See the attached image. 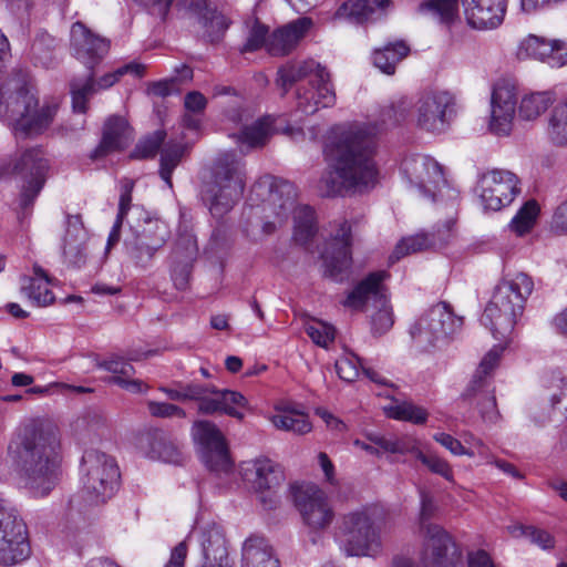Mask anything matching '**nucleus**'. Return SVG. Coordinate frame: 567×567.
Segmentation results:
<instances>
[{
	"mask_svg": "<svg viewBox=\"0 0 567 567\" xmlns=\"http://www.w3.org/2000/svg\"><path fill=\"white\" fill-rule=\"evenodd\" d=\"M410 109L409 101L402 99L381 111L382 127L363 123L332 128L323 145L327 167L318 182L319 194L322 197H337L371 192L379 182L374 159L377 135L382 128L404 122Z\"/></svg>",
	"mask_w": 567,
	"mask_h": 567,
	"instance_id": "nucleus-1",
	"label": "nucleus"
},
{
	"mask_svg": "<svg viewBox=\"0 0 567 567\" xmlns=\"http://www.w3.org/2000/svg\"><path fill=\"white\" fill-rule=\"evenodd\" d=\"M24 487L33 497L48 496L61 478L60 441L55 432L31 420L21 425L9 445Z\"/></svg>",
	"mask_w": 567,
	"mask_h": 567,
	"instance_id": "nucleus-2",
	"label": "nucleus"
},
{
	"mask_svg": "<svg viewBox=\"0 0 567 567\" xmlns=\"http://www.w3.org/2000/svg\"><path fill=\"white\" fill-rule=\"evenodd\" d=\"M59 101H45L39 107L38 91L30 72L18 69L0 84V117L17 136L42 134L52 124Z\"/></svg>",
	"mask_w": 567,
	"mask_h": 567,
	"instance_id": "nucleus-3",
	"label": "nucleus"
},
{
	"mask_svg": "<svg viewBox=\"0 0 567 567\" xmlns=\"http://www.w3.org/2000/svg\"><path fill=\"white\" fill-rule=\"evenodd\" d=\"M534 289L532 278L524 272L503 279L495 288L481 321L495 339L506 338L523 315L525 302Z\"/></svg>",
	"mask_w": 567,
	"mask_h": 567,
	"instance_id": "nucleus-4",
	"label": "nucleus"
},
{
	"mask_svg": "<svg viewBox=\"0 0 567 567\" xmlns=\"http://www.w3.org/2000/svg\"><path fill=\"white\" fill-rule=\"evenodd\" d=\"M245 185L244 163L231 153L221 154L213 163L209 178L203 184L202 200L213 217L221 218L239 202Z\"/></svg>",
	"mask_w": 567,
	"mask_h": 567,
	"instance_id": "nucleus-5",
	"label": "nucleus"
},
{
	"mask_svg": "<svg viewBox=\"0 0 567 567\" xmlns=\"http://www.w3.org/2000/svg\"><path fill=\"white\" fill-rule=\"evenodd\" d=\"M420 497L419 527L423 537L420 554L421 567H463L461 553L451 536L443 527L431 523L436 512L433 497L423 489L420 492Z\"/></svg>",
	"mask_w": 567,
	"mask_h": 567,
	"instance_id": "nucleus-6",
	"label": "nucleus"
},
{
	"mask_svg": "<svg viewBox=\"0 0 567 567\" xmlns=\"http://www.w3.org/2000/svg\"><path fill=\"white\" fill-rule=\"evenodd\" d=\"M467 23L475 29H495L502 24L507 0H461ZM421 9L431 11L443 22H452L458 11L457 0H427Z\"/></svg>",
	"mask_w": 567,
	"mask_h": 567,
	"instance_id": "nucleus-7",
	"label": "nucleus"
},
{
	"mask_svg": "<svg viewBox=\"0 0 567 567\" xmlns=\"http://www.w3.org/2000/svg\"><path fill=\"white\" fill-rule=\"evenodd\" d=\"M377 509L362 508L342 517V550L347 556H373L381 549V535L375 526Z\"/></svg>",
	"mask_w": 567,
	"mask_h": 567,
	"instance_id": "nucleus-8",
	"label": "nucleus"
},
{
	"mask_svg": "<svg viewBox=\"0 0 567 567\" xmlns=\"http://www.w3.org/2000/svg\"><path fill=\"white\" fill-rule=\"evenodd\" d=\"M82 493L89 504H102L115 493L120 471L113 457L91 450L82 456Z\"/></svg>",
	"mask_w": 567,
	"mask_h": 567,
	"instance_id": "nucleus-9",
	"label": "nucleus"
},
{
	"mask_svg": "<svg viewBox=\"0 0 567 567\" xmlns=\"http://www.w3.org/2000/svg\"><path fill=\"white\" fill-rule=\"evenodd\" d=\"M31 555L28 527L19 509L0 499V565L13 566Z\"/></svg>",
	"mask_w": 567,
	"mask_h": 567,
	"instance_id": "nucleus-10",
	"label": "nucleus"
},
{
	"mask_svg": "<svg viewBox=\"0 0 567 567\" xmlns=\"http://www.w3.org/2000/svg\"><path fill=\"white\" fill-rule=\"evenodd\" d=\"M402 173L423 196L430 197L433 202H436L437 197L446 196L451 200V206L455 207L457 192L449 187L442 166L434 158L426 155L408 157L402 163Z\"/></svg>",
	"mask_w": 567,
	"mask_h": 567,
	"instance_id": "nucleus-11",
	"label": "nucleus"
},
{
	"mask_svg": "<svg viewBox=\"0 0 567 567\" xmlns=\"http://www.w3.org/2000/svg\"><path fill=\"white\" fill-rule=\"evenodd\" d=\"M463 318L456 317L446 302L431 307L411 328L414 341L424 347H434L461 330Z\"/></svg>",
	"mask_w": 567,
	"mask_h": 567,
	"instance_id": "nucleus-12",
	"label": "nucleus"
},
{
	"mask_svg": "<svg viewBox=\"0 0 567 567\" xmlns=\"http://www.w3.org/2000/svg\"><path fill=\"white\" fill-rule=\"evenodd\" d=\"M48 168V159L41 147L28 148L16 159L13 172L25 179L19 198L21 210L25 212L33 206L44 186Z\"/></svg>",
	"mask_w": 567,
	"mask_h": 567,
	"instance_id": "nucleus-13",
	"label": "nucleus"
},
{
	"mask_svg": "<svg viewBox=\"0 0 567 567\" xmlns=\"http://www.w3.org/2000/svg\"><path fill=\"white\" fill-rule=\"evenodd\" d=\"M292 493L296 507L311 532H320L330 526L334 512L321 488L316 485H295Z\"/></svg>",
	"mask_w": 567,
	"mask_h": 567,
	"instance_id": "nucleus-14",
	"label": "nucleus"
},
{
	"mask_svg": "<svg viewBox=\"0 0 567 567\" xmlns=\"http://www.w3.org/2000/svg\"><path fill=\"white\" fill-rule=\"evenodd\" d=\"M476 190L484 209L497 212L509 205L519 193L517 176L505 169L482 174Z\"/></svg>",
	"mask_w": 567,
	"mask_h": 567,
	"instance_id": "nucleus-15",
	"label": "nucleus"
},
{
	"mask_svg": "<svg viewBox=\"0 0 567 567\" xmlns=\"http://www.w3.org/2000/svg\"><path fill=\"white\" fill-rule=\"evenodd\" d=\"M193 436L202 446V460L209 471L227 474L233 470L225 440L214 423L196 421L193 425Z\"/></svg>",
	"mask_w": 567,
	"mask_h": 567,
	"instance_id": "nucleus-16",
	"label": "nucleus"
},
{
	"mask_svg": "<svg viewBox=\"0 0 567 567\" xmlns=\"http://www.w3.org/2000/svg\"><path fill=\"white\" fill-rule=\"evenodd\" d=\"M453 105L454 99L449 92L423 93L414 104L416 125L427 132H443L447 126Z\"/></svg>",
	"mask_w": 567,
	"mask_h": 567,
	"instance_id": "nucleus-17",
	"label": "nucleus"
},
{
	"mask_svg": "<svg viewBox=\"0 0 567 567\" xmlns=\"http://www.w3.org/2000/svg\"><path fill=\"white\" fill-rule=\"evenodd\" d=\"M352 235L348 220L339 224L332 240L322 252L324 275L336 281H342L348 276L352 265Z\"/></svg>",
	"mask_w": 567,
	"mask_h": 567,
	"instance_id": "nucleus-18",
	"label": "nucleus"
},
{
	"mask_svg": "<svg viewBox=\"0 0 567 567\" xmlns=\"http://www.w3.org/2000/svg\"><path fill=\"white\" fill-rule=\"evenodd\" d=\"M389 277L385 270L370 272L349 292L343 306L355 311H367L370 306L384 305L389 298L384 281Z\"/></svg>",
	"mask_w": 567,
	"mask_h": 567,
	"instance_id": "nucleus-19",
	"label": "nucleus"
},
{
	"mask_svg": "<svg viewBox=\"0 0 567 567\" xmlns=\"http://www.w3.org/2000/svg\"><path fill=\"white\" fill-rule=\"evenodd\" d=\"M334 103L336 92L330 82V74L322 66L317 69L307 87L298 89L297 109L306 115L316 113L319 107H330Z\"/></svg>",
	"mask_w": 567,
	"mask_h": 567,
	"instance_id": "nucleus-20",
	"label": "nucleus"
},
{
	"mask_svg": "<svg viewBox=\"0 0 567 567\" xmlns=\"http://www.w3.org/2000/svg\"><path fill=\"white\" fill-rule=\"evenodd\" d=\"M515 87L508 83H497L492 94L489 128L494 134L508 135L515 115Z\"/></svg>",
	"mask_w": 567,
	"mask_h": 567,
	"instance_id": "nucleus-21",
	"label": "nucleus"
},
{
	"mask_svg": "<svg viewBox=\"0 0 567 567\" xmlns=\"http://www.w3.org/2000/svg\"><path fill=\"white\" fill-rule=\"evenodd\" d=\"M392 0H346L334 12V18L353 24L375 22L388 14Z\"/></svg>",
	"mask_w": 567,
	"mask_h": 567,
	"instance_id": "nucleus-22",
	"label": "nucleus"
},
{
	"mask_svg": "<svg viewBox=\"0 0 567 567\" xmlns=\"http://www.w3.org/2000/svg\"><path fill=\"white\" fill-rule=\"evenodd\" d=\"M71 47L78 60L92 66L109 52L110 43L78 21L71 28Z\"/></svg>",
	"mask_w": 567,
	"mask_h": 567,
	"instance_id": "nucleus-23",
	"label": "nucleus"
},
{
	"mask_svg": "<svg viewBox=\"0 0 567 567\" xmlns=\"http://www.w3.org/2000/svg\"><path fill=\"white\" fill-rule=\"evenodd\" d=\"M202 561L199 567H231L228 543L223 528L207 525L200 534Z\"/></svg>",
	"mask_w": 567,
	"mask_h": 567,
	"instance_id": "nucleus-24",
	"label": "nucleus"
},
{
	"mask_svg": "<svg viewBox=\"0 0 567 567\" xmlns=\"http://www.w3.org/2000/svg\"><path fill=\"white\" fill-rule=\"evenodd\" d=\"M241 474L257 491L272 489L279 486L284 480L279 464L268 457L245 462L241 466Z\"/></svg>",
	"mask_w": 567,
	"mask_h": 567,
	"instance_id": "nucleus-25",
	"label": "nucleus"
},
{
	"mask_svg": "<svg viewBox=\"0 0 567 567\" xmlns=\"http://www.w3.org/2000/svg\"><path fill=\"white\" fill-rule=\"evenodd\" d=\"M132 138V130L122 116L113 115L104 124L100 144L92 152L91 158H102L113 152L125 148Z\"/></svg>",
	"mask_w": 567,
	"mask_h": 567,
	"instance_id": "nucleus-26",
	"label": "nucleus"
},
{
	"mask_svg": "<svg viewBox=\"0 0 567 567\" xmlns=\"http://www.w3.org/2000/svg\"><path fill=\"white\" fill-rule=\"evenodd\" d=\"M452 225L453 221L449 220L445 225V230L443 233H441V230H437V233L432 234L420 233L414 236L403 238L398 243L393 252L391 254L389 258L390 262L393 264L410 254H415L430 248H440L444 246L450 237Z\"/></svg>",
	"mask_w": 567,
	"mask_h": 567,
	"instance_id": "nucleus-27",
	"label": "nucleus"
},
{
	"mask_svg": "<svg viewBox=\"0 0 567 567\" xmlns=\"http://www.w3.org/2000/svg\"><path fill=\"white\" fill-rule=\"evenodd\" d=\"M140 443L143 449H146V455L152 460L172 464L183 462L179 445L162 430L148 432L141 439Z\"/></svg>",
	"mask_w": 567,
	"mask_h": 567,
	"instance_id": "nucleus-28",
	"label": "nucleus"
},
{
	"mask_svg": "<svg viewBox=\"0 0 567 567\" xmlns=\"http://www.w3.org/2000/svg\"><path fill=\"white\" fill-rule=\"evenodd\" d=\"M140 358L137 355H131L128 360L120 355H111L109 359L97 363V367L112 373L111 381L122 389L132 393H142L146 391L147 386L137 379H132L135 373L134 367L131 361H136Z\"/></svg>",
	"mask_w": 567,
	"mask_h": 567,
	"instance_id": "nucleus-29",
	"label": "nucleus"
},
{
	"mask_svg": "<svg viewBox=\"0 0 567 567\" xmlns=\"http://www.w3.org/2000/svg\"><path fill=\"white\" fill-rule=\"evenodd\" d=\"M309 27L310 21L303 18L277 29L267 40L268 53L271 55L288 54L306 34Z\"/></svg>",
	"mask_w": 567,
	"mask_h": 567,
	"instance_id": "nucleus-30",
	"label": "nucleus"
},
{
	"mask_svg": "<svg viewBox=\"0 0 567 567\" xmlns=\"http://www.w3.org/2000/svg\"><path fill=\"white\" fill-rule=\"evenodd\" d=\"M241 567H280V563L264 537L252 536L244 543Z\"/></svg>",
	"mask_w": 567,
	"mask_h": 567,
	"instance_id": "nucleus-31",
	"label": "nucleus"
},
{
	"mask_svg": "<svg viewBox=\"0 0 567 567\" xmlns=\"http://www.w3.org/2000/svg\"><path fill=\"white\" fill-rule=\"evenodd\" d=\"M33 277L21 278V291L35 305L48 306L54 300L53 292L48 288L49 285H53L54 279L38 265L33 266Z\"/></svg>",
	"mask_w": 567,
	"mask_h": 567,
	"instance_id": "nucleus-32",
	"label": "nucleus"
},
{
	"mask_svg": "<svg viewBox=\"0 0 567 567\" xmlns=\"http://www.w3.org/2000/svg\"><path fill=\"white\" fill-rule=\"evenodd\" d=\"M190 10L199 16L205 34L212 43L219 41L230 24L229 19L216 9L209 8L206 0L193 1Z\"/></svg>",
	"mask_w": 567,
	"mask_h": 567,
	"instance_id": "nucleus-33",
	"label": "nucleus"
},
{
	"mask_svg": "<svg viewBox=\"0 0 567 567\" xmlns=\"http://www.w3.org/2000/svg\"><path fill=\"white\" fill-rule=\"evenodd\" d=\"M269 420L277 430L291 432L297 435L307 434L312 430L308 416L288 405L277 406L276 413Z\"/></svg>",
	"mask_w": 567,
	"mask_h": 567,
	"instance_id": "nucleus-34",
	"label": "nucleus"
},
{
	"mask_svg": "<svg viewBox=\"0 0 567 567\" xmlns=\"http://www.w3.org/2000/svg\"><path fill=\"white\" fill-rule=\"evenodd\" d=\"M410 45L404 40H395L375 49L372 54L373 64L385 74H393L396 65L410 53Z\"/></svg>",
	"mask_w": 567,
	"mask_h": 567,
	"instance_id": "nucleus-35",
	"label": "nucleus"
},
{
	"mask_svg": "<svg viewBox=\"0 0 567 567\" xmlns=\"http://www.w3.org/2000/svg\"><path fill=\"white\" fill-rule=\"evenodd\" d=\"M504 347L501 344L494 346L482 359L472 381L463 392V398L468 399L476 395V390L482 391L483 388L488 385L487 377L497 367Z\"/></svg>",
	"mask_w": 567,
	"mask_h": 567,
	"instance_id": "nucleus-36",
	"label": "nucleus"
},
{
	"mask_svg": "<svg viewBox=\"0 0 567 567\" xmlns=\"http://www.w3.org/2000/svg\"><path fill=\"white\" fill-rule=\"evenodd\" d=\"M296 196V187L288 181L274 179L270 184L269 202L275 208L278 207L275 214L280 221L287 219L295 205Z\"/></svg>",
	"mask_w": 567,
	"mask_h": 567,
	"instance_id": "nucleus-37",
	"label": "nucleus"
},
{
	"mask_svg": "<svg viewBox=\"0 0 567 567\" xmlns=\"http://www.w3.org/2000/svg\"><path fill=\"white\" fill-rule=\"evenodd\" d=\"M272 123L270 116H264L251 125H244L241 132L237 135V142L240 146L248 150L262 147L272 132Z\"/></svg>",
	"mask_w": 567,
	"mask_h": 567,
	"instance_id": "nucleus-38",
	"label": "nucleus"
},
{
	"mask_svg": "<svg viewBox=\"0 0 567 567\" xmlns=\"http://www.w3.org/2000/svg\"><path fill=\"white\" fill-rule=\"evenodd\" d=\"M320 68L321 65L312 60L284 65L278 70L277 84L286 93L296 82L303 79L312 80Z\"/></svg>",
	"mask_w": 567,
	"mask_h": 567,
	"instance_id": "nucleus-39",
	"label": "nucleus"
},
{
	"mask_svg": "<svg viewBox=\"0 0 567 567\" xmlns=\"http://www.w3.org/2000/svg\"><path fill=\"white\" fill-rule=\"evenodd\" d=\"M556 101L551 91L533 92L526 94L520 100L518 115L526 121H534L545 113Z\"/></svg>",
	"mask_w": 567,
	"mask_h": 567,
	"instance_id": "nucleus-40",
	"label": "nucleus"
},
{
	"mask_svg": "<svg viewBox=\"0 0 567 567\" xmlns=\"http://www.w3.org/2000/svg\"><path fill=\"white\" fill-rule=\"evenodd\" d=\"M93 72L84 76H75L70 81V93L74 112L85 113L91 96L97 93Z\"/></svg>",
	"mask_w": 567,
	"mask_h": 567,
	"instance_id": "nucleus-41",
	"label": "nucleus"
},
{
	"mask_svg": "<svg viewBox=\"0 0 567 567\" xmlns=\"http://www.w3.org/2000/svg\"><path fill=\"white\" fill-rule=\"evenodd\" d=\"M317 219L315 210L309 206H299L293 209V239L300 245L308 244L317 234Z\"/></svg>",
	"mask_w": 567,
	"mask_h": 567,
	"instance_id": "nucleus-42",
	"label": "nucleus"
},
{
	"mask_svg": "<svg viewBox=\"0 0 567 567\" xmlns=\"http://www.w3.org/2000/svg\"><path fill=\"white\" fill-rule=\"evenodd\" d=\"M546 134L554 145L567 146V96L553 107Z\"/></svg>",
	"mask_w": 567,
	"mask_h": 567,
	"instance_id": "nucleus-43",
	"label": "nucleus"
},
{
	"mask_svg": "<svg viewBox=\"0 0 567 567\" xmlns=\"http://www.w3.org/2000/svg\"><path fill=\"white\" fill-rule=\"evenodd\" d=\"M132 235L163 248L169 237L167 225L161 219L146 218L143 224L132 226Z\"/></svg>",
	"mask_w": 567,
	"mask_h": 567,
	"instance_id": "nucleus-44",
	"label": "nucleus"
},
{
	"mask_svg": "<svg viewBox=\"0 0 567 567\" xmlns=\"http://www.w3.org/2000/svg\"><path fill=\"white\" fill-rule=\"evenodd\" d=\"M125 252L130 260L138 267L146 268L155 257L156 252L161 249L157 246L141 240L132 235L125 239Z\"/></svg>",
	"mask_w": 567,
	"mask_h": 567,
	"instance_id": "nucleus-45",
	"label": "nucleus"
},
{
	"mask_svg": "<svg viewBox=\"0 0 567 567\" xmlns=\"http://www.w3.org/2000/svg\"><path fill=\"white\" fill-rule=\"evenodd\" d=\"M462 400L468 402L470 404L475 403L480 411L481 417L485 423L494 424L501 419L494 390H491L489 385L483 388L482 391L476 390L475 396H471L468 399H464L462 396Z\"/></svg>",
	"mask_w": 567,
	"mask_h": 567,
	"instance_id": "nucleus-46",
	"label": "nucleus"
},
{
	"mask_svg": "<svg viewBox=\"0 0 567 567\" xmlns=\"http://www.w3.org/2000/svg\"><path fill=\"white\" fill-rule=\"evenodd\" d=\"M184 151L181 143H167L161 151L159 175L169 188L173 187L172 174L181 163Z\"/></svg>",
	"mask_w": 567,
	"mask_h": 567,
	"instance_id": "nucleus-47",
	"label": "nucleus"
},
{
	"mask_svg": "<svg viewBox=\"0 0 567 567\" xmlns=\"http://www.w3.org/2000/svg\"><path fill=\"white\" fill-rule=\"evenodd\" d=\"M550 39L529 34L520 41L516 56L518 60L535 59L545 62L547 52H551L549 48Z\"/></svg>",
	"mask_w": 567,
	"mask_h": 567,
	"instance_id": "nucleus-48",
	"label": "nucleus"
},
{
	"mask_svg": "<svg viewBox=\"0 0 567 567\" xmlns=\"http://www.w3.org/2000/svg\"><path fill=\"white\" fill-rule=\"evenodd\" d=\"M385 414L394 420L408 421L414 424H423L427 420V412L411 402L390 404L384 408Z\"/></svg>",
	"mask_w": 567,
	"mask_h": 567,
	"instance_id": "nucleus-49",
	"label": "nucleus"
},
{
	"mask_svg": "<svg viewBox=\"0 0 567 567\" xmlns=\"http://www.w3.org/2000/svg\"><path fill=\"white\" fill-rule=\"evenodd\" d=\"M538 210L539 208L535 200L527 202L512 219L511 229L519 236L528 233L536 221Z\"/></svg>",
	"mask_w": 567,
	"mask_h": 567,
	"instance_id": "nucleus-50",
	"label": "nucleus"
},
{
	"mask_svg": "<svg viewBox=\"0 0 567 567\" xmlns=\"http://www.w3.org/2000/svg\"><path fill=\"white\" fill-rule=\"evenodd\" d=\"M197 252L198 247L195 236L188 230L179 233L174 247V256L178 262L189 264L196 258Z\"/></svg>",
	"mask_w": 567,
	"mask_h": 567,
	"instance_id": "nucleus-51",
	"label": "nucleus"
},
{
	"mask_svg": "<svg viewBox=\"0 0 567 567\" xmlns=\"http://www.w3.org/2000/svg\"><path fill=\"white\" fill-rule=\"evenodd\" d=\"M514 536H524L530 540V543L539 546L542 549H551L555 546L554 537L544 529L535 526H514L511 529Z\"/></svg>",
	"mask_w": 567,
	"mask_h": 567,
	"instance_id": "nucleus-52",
	"label": "nucleus"
},
{
	"mask_svg": "<svg viewBox=\"0 0 567 567\" xmlns=\"http://www.w3.org/2000/svg\"><path fill=\"white\" fill-rule=\"evenodd\" d=\"M219 399L221 413L238 420L244 417L240 409H245L247 406V400L241 393L230 390H219Z\"/></svg>",
	"mask_w": 567,
	"mask_h": 567,
	"instance_id": "nucleus-53",
	"label": "nucleus"
},
{
	"mask_svg": "<svg viewBox=\"0 0 567 567\" xmlns=\"http://www.w3.org/2000/svg\"><path fill=\"white\" fill-rule=\"evenodd\" d=\"M145 68L138 63H127L117 68L115 71L110 72L95 80L97 90H106L113 86L125 74H133L136 78H141L144 74Z\"/></svg>",
	"mask_w": 567,
	"mask_h": 567,
	"instance_id": "nucleus-54",
	"label": "nucleus"
},
{
	"mask_svg": "<svg viewBox=\"0 0 567 567\" xmlns=\"http://www.w3.org/2000/svg\"><path fill=\"white\" fill-rule=\"evenodd\" d=\"M377 311L371 316V330L374 336H382L386 333L394 323L392 307L390 306L389 298L384 305L374 307Z\"/></svg>",
	"mask_w": 567,
	"mask_h": 567,
	"instance_id": "nucleus-55",
	"label": "nucleus"
},
{
	"mask_svg": "<svg viewBox=\"0 0 567 567\" xmlns=\"http://www.w3.org/2000/svg\"><path fill=\"white\" fill-rule=\"evenodd\" d=\"M166 133L164 131H156L152 135L140 141L133 153L134 158H150L155 156L162 144L164 143Z\"/></svg>",
	"mask_w": 567,
	"mask_h": 567,
	"instance_id": "nucleus-56",
	"label": "nucleus"
},
{
	"mask_svg": "<svg viewBox=\"0 0 567 567\" xmlns=\"http://www.w3.org/2000/svg\"><path fill=\"white\" fill-rule=\"evenodd\" d=\"M306 332L316 344L323 348H327L334 340L336 336L334 328L323 321L307 323Z\"/></svg>",
	"mask_w": 567,
	"mask_h": 567,
	"instance_id": "nucleus-57",
	"label": "nucleus"
},
{
	"mask_svg": "<svg viewBox=\"0 0 567 567\" xmlns=\"http://www.w3.org/2000/svg\"><path fill=\"white\" fill-rule=\"evenodd\" d=\"M363 364L361 359L351 353L339 358L336 361V370L340 379L352 382L359 377V369H362Z\"/></svg>",
	"mask_w": 567,
	"mask_h": 567,
	"instance_id": "nucleus-58",
	"label": "nucleus"
},
{
	"mask_svg": "<svg viewBox=\"0 0 567 567\" xmlns=\"http://www.w3.org/2000/svg\"><path fill=\"white\" fill-rule=\"evenodd\" d=\"M416 458L422 462L432 473L441 475L445 480L453 481V472L450 464L435 454H425L416 451Z\"/></svg>",
	"mask_w": 567,
	"mask_h": 567,
	"instance_id": "nucleus-59",
	"label": "nucleus"
},
{
	"mask_svg": "<svg viewBox=\"0 0 567 567\" xmlns=\"http://www.w3.org/2000/svg\"><path fill=\"white\" fill-rule=\"evenodd\" d=\"M545 63L551 68H561L567 64V42L558 39H550Z\"/></svg>",
	"mask_w": 567,
	"mask_h": 567,
	"instance_id": "nucleus-60",
	"label": "nucleus"
},
{
	"mask_svg": "<svg viewBox=\"0 0 567 567\" xmlns=\"http://www.w3.org/2000/svg\"><path fill=\"white\" fill-rule=\"evenodd\" d=\"M268 28L259 22H255L249 31L246 43L244 44L243 52H254L259 50L261 47H266Z\"/></svg>",
	"mask_w": 567,
	"mask_h": 567,
	"instance_id": "nucleus-61",
	"label": "nucleus"
},
{
	"mask_svg": "<svg viewBox=\"0 0 567 567\" xmlns=\"http://www.w3.org/2000/svg\"><path fill=\"white\" fill-rule=\"evenodd\" d=\"M148 412L156 417H185V411L171 403L150 401L147 403Z\"/></svg>",
	"mask_w": 567,
	"mask_h": 567,
	"instance_id": "nucleus-62",
	"label": "nucleus"
},
{
	"mask_svg": "<svg viewBox=\"0 0 567 567\" xmlns=\"http://www.w3.org/2000/svg\"><path fill=\"white\" fill-rule=\"evenodd\" d=\"M134 188V183L132 181H125L121 187V195L118 202V212L116 219L118 221H124L128 210L132 207V192Z\"/></svg>",
	"mask_w": 567,
	"mask_h": 567,
	"instance_id": "nucleus-63",
	"label": "nucleus"
},
{
	"mask_svg": "<svg viewBox=\"0 0 567 567\" xmlns=\"http://www.w3.org/2000/svg\"><path fill=\"white\" fill-rule=\"evenodd\" d=\"M198 412L207 415L221 412L219 390L213 386V391H210V394H206L198 402Z\"/></svg>",
	"mask_w": 567,
	"mask_h": 567,
	"instance_id": "nucleus-64",
	"label": "nucleus"
}]
</instances>
